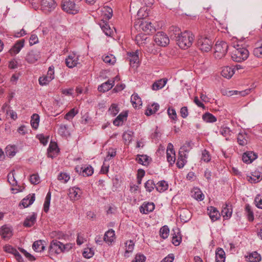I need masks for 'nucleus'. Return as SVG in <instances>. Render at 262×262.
Listing matches in <instances>:
<instances>
[{
	"mask_svg": "<svg viewBox=\"0 0 262 262\" xmlns=\"http://www.w3.org/2000/svg\"><path fill=\"white\" fill-rule=\"evenodd\" d=\"M154 40L159 46L166 47L169 43L168 36L163 32H158L154 36Z\"/></svg>",
	"mask_w": 262,
	"mask_h": 262,
	"instance_id": "7",
	"label": "nucleus"
},
{
	"mask_svg": "<svg viewBox=\"0 0 262 262\" xmlns=\"http://www.w3.org/2000/svg\"><path fill=\"white\" fill-rule=\"evenodd\" d=\"M146 257L143 254H137L132 262H145Z\"/></svg>",
	"mask_w": 262,
	"mask_h": 262,
	"instance_id": "64",
	"label": "nucleus"
},
{
	"mask_svg": "<svg viewBox=\"0 0 262 262\" xmlns=\"http://www.w3.org/2000/svg\"><path fill=\"white\" fill-rule=\"evenodd\" d=\"M247 258L249 262H259L261 260L260 255L256 251L251 253Z\"/></svg>",
	"mask_w": 262,
	"mask_h": 262,
	"instance_id": "35",
	"label": "nucleus"
},
{
	"mask_svg": "<svg viewBox=\"0 0 262 262\" xmlns=\"http://www.w3.org/2000/svg\"><path fill=\"white\" fill-rule=\"evenodd\" d=\"M251 91V89H246L244 91H230L229 92V94L230 95H239L241 96H245L247 95H248Z\"/></svg>",
	"mask_w": 262,
	"mask_h": 262,
	"instance_id": "50",
	"label": "nucleus"
},
{
	"mask_svg": "<svg viewBox=\"0 0 262 262\" xmlns=\"http://www.w3.org/2000/svg\"><path fill=\"white\" fill-rule=\"evenodd\" d=\"M115 236V231L113 229H109L105 232L103 237L104 241L106 242H112Z\"/></svg>",
	"mask_w": 262,
	"mask_h": 262,
	"instance_id": "36",
	"label": "nucleus"
},
{
	"mask_svg": "<svg viewBox=\"0 0 262 262\" xmlns=\"http://www.w3.org/2000/svg\"><path fill=\"white\" fill-rule=\"evenodd\" d=\"M53 79L47 75L39 77V83L41 85H46L51 82Z\"/></svg>",
	"mask_w": 262,
	"mask_h": 262,
	"instance_id": "51",
	"label": "nucleus"
},
{
	"mask_svg": "<svg viewBox=\"0 0 262 262\" xmlns=\"http://www.w3.org/2000/svg\"><path fill=\"white\" fill-rule=\"evenodd\" d=\"M247 180L251 183H256L262 180V173L259 171H254L251 176H247Z\"/></svg>",
	"mask_w": 262,
	"mask_h": 262,
	"instance_id": "18",
	"label": "nucleus"
},
{
	"mask_svg": "<svg viewBox=\"0 0 262 262\" xmlns=\"http://www.w3.org/2000/svg\"><path fill=\"white\" fill-rule=\"evenodd\" d=\"M130 101L135 108L139 107L142 105L141 99L137 94H134L132 95Z\"/></svg>",
	"mask_w": 262,
	"mask_h": 262,
	"instance_id": "33",
	"label": "nucleus"
},
{
	"mask_svg": "<svg viewBox=\"0 0 262 262\" xmlns=\"http://www.w3.org/2000/svg\"><path fill=\"white\" fill-rule=\"evenodd\" d=\"M168 116L171 119L176 121L177 120V115L176 110L172 107H169L167 110Z\"/></svg>",
	"mask_w": 262,
	"mask_h": 262,
	"instance_id": "58",
	"label": "nucleus"
},
{
	"mask_svg": "<svg viewBox=\"0 0 262 262\" xmlns=\"http://www.w3.org/2000/svg\"><path fill=\"white\" fill-rule=\"evenodd\" d=\"M25 39H22L17 40L15 44L9 50V52L11 56H14L17 54L21 49L24 47Z\"/></svg>",
	"mask_w": 262,
	"mask_h": 262,
	"instance_id": "13",
	"label": "nucleus"
},
{
	"mask_svg": "<svg viewBox=\"0 0 262 262\" xmlns=\"http://www.w3.org/2000/svg\"><path fill=\"white\" fill-rule=\"evenodd\" d=\"M146 191L151 192L155 188V184L152 180H148L145 183Z\"/></svg>",
	"mask_w": 262,
	"mask_h": 262,
	"instance_id": "53",
	"label": "nucleus"
},
{
	"mask_svg": "<svg viewBox=\"0 0 262 262\" xmlns=\"http://www.w3.org/2000/svg\"><path fill=\"white\" fill-rule=\"evenodd\" d=\"M7 177H8V181L11 185H12V186H14L15 185L17 184V181L15 179V178L14 177V174L13 171L9 173L8 174Z\"/></svg>",
	"mask_w": 262,
	"mask_h": 262,
	"instance_id": "61",
	"label": "nucleus"
},
{
	"mask_svg": "<svg viewBox=\"0 0 262 262\" xmlns=\"http://www.w3.org/2000/svg\"><path fill=\"white\" fill-rule=\"evenodd\" d=\"M137 161L139 164L146 165L148 164V157L146 155L138 156Z\"/></svg>",
	"mask_w": 262,
	"mask_h": 262,
	"instance_id": "52",
	"label": "nucleus"
},
{
	"mask_svg": "<svg viewBox=\"0 0 262 262\" xmlns=\"http://www.w3.org/2000/svg\"><path fill=\"white\" fill-rule=\"evenodd\" d=\"M35 201V198H24L21 201L20 204L24 208H26L32 204Z\"/></svg>",
	"mask_w": 262,
	"mask_h": 262,
	"instance_id": "46",
	"label": "nucleus"
},
{
	"mask_svg": "<svg viewBox=\"0 0 262 262\" xmlns=\"http://www.w3.org/2000/svg\"><path fill=\"white\" fill-rule=\"evenodd\" d=\"M59 152V149L56 144H50L48 149V156L49 157L53 158Z\"/></svg>",
	"mask_w": 262,
	"mask_h": 262,
	"instance_id": "28",
	"label": "nucleus"
},
{
	"mask_svg": "<svg viewBox=\"0 0 262 262\" xmlns=\"http://www.w3.org/2000/svg\"><path fill=\"white\" fill-rule=\"evenodd\" d=\"M248 56V50L244 47H239L238 45H236V47H234L231 55L232 60L238 62L245 60Z\"/></svg>",
	"mask_w": 262,
	"mask_h": 262,
	"instance_id": "3",
	"label": "nucleus"
},
{
	"mask_svg": "<svg viewBox=\"0 0 262 262\" xmlns=\"http://www.w3.org/2000/svg\"><path fill=\"white\" fill-rule=\"evenodd\" d=\"M247 134L245 133L242 134V133H239L237 136V142L238 144L244 146L247 144V140L246 139L247 138Z\"/></svg>",
	"mask_w": 262,
	"mask_h": 262,
	"instance_id": "44",
	"label": "nucleus"
},
{
	"mask_svg": "<svg viewBox=\"0 0 262 262\" xmlns=\"http://www.w3.org/2000/svg\"><path fill=\"white\" fill-rule=\"evenodd\" d=\"M232 209L229 204H225L223 205L221 214L225 220L229 219L232 215Z\"/></svg>",
	"mask_w": 262,
	"mask_h": 262,
	"instance_id": "27",
	"label": "nucleus"
},
{
	"mask_svg": "<svg viewBox=\"0 0 262 262\" xmlns=\"http://www.w3.org/2000/svg\"><path fill=\"white\" fill-rule=\"evenodd\" d=\"M257 157V155L253 151L245 152L243 155V161L246 163H251Z\"/></svg>",
	"mask_w": 262,
	"mask_h": 262,
	"instance_id": "16",
	"label": "nucleus"
},
{
	"mask_svg": "<svg viewBox=\"0 0 262 262\" xmlns=\"http://www.w3.org/2000/svg\"><path fill=\"white\" fill-rule=\"evenodd\" d=\"M78 56L75 54H71L66 59V64L69 68H73L78 63Z\"/></svg>",
	"mask_w": 262,
	"mask_h": 262,
	"instance_id": "14",
	"label": "nucleus"
},
{
	"mask_svg": "<svg viewBox=\"0 0 262 262\" xmlns=\"http://www.w3.org/2000/svg\"><path fill=\"white\" fill-rule=\"evenodd\" d=\"M78 111H75V108H72L68 113H67L65 116L64 119L68 120L72 119L76 114H77Z\"/></svg>",
	"mask_w": 262,
	"mask_h": 262,
	"instance_id": "57",
	"label": "nucleus"
},
{
	"mask_svg": "<svg viewBox=\"0 0 262 262\" xmlns=\"http://www.w3.org/2000/svg\"><path fill=\"white\" fill-rule=\"evenodd\" d=\"M79 2V0H62L60 4L61 9L67 13L76 14L80 11Z\"/></svg>",
	"mask_w": 262,
	"mask_h": 262,
	"instance_id": "1",
	"label": "nucleus"
},
{
	"mask_svg": "<svg viewBox=\"0 0 262 262\" xmlns=\"http://www.w3.org/2000/svg\"><path fill=\"white\" fill-rule=\"evenodd\" d=\"M0 234L4 239L9 238L12 235V230L10 227L4 225L0 229Z\"/></svg>",
	"mask_w": 262,
	"mask_h": 262,
	"instance_id": "20",
	"label": "nucleus"
},
{
	"mask_svg": "<svg viewBox=\"0 0 262 262\" xmlns=\"http://www.w3.org/2000/svg\"><path fill=\"white\" fill-rule=\"evenodd\" d=\"M6 154L9 157H12L16 154L15 147L13 146H7L6 148Z\"/></svg>",
	"mask_w": 262,
	"mask_h": 262,
	"instance_id": "54",
	"label": "nucleus"
},
{
	"mask_svg": "<svg viewBox=\"0 0 262 262\" xmlns=\"http://www.w3.org/2000/svg\"><path fill=\"white\" fill-rule=\"evenodd\" d=\"M203 120L206 122L213 123L216 121V118L212 114L207 113L203 116Z\"/></svg>",
	"mask_w": 262,
	"mask_h": 262,
	"instance_id": "48",
	"label": "nucleus"
},
{
	"mask_svg": "<svg viewBox=\"0 0 262 262\" xmlns=\"http://www.w3.org/2000/svg\"><path fill=\"white\" fill-rule=\"evenodd\" d=\"M69 194L73 196H80L83 194V191L78 187H73L69 189Z\"/></svg>",
	"mask_w": 262,
	"mask_h": 262,
	"instance_id": "38",
	"label": "nucleus"
},
{
	"mask_svg": "<svg viewBox=\"0 0 262 262\" xmlns=\"http://www.w3.org/2000/svg\"><path fill=\"white\" fill-rule=\"evenodd\" d=\"M102 59L104 62L111 65L114 64L116 61L115 57L112 54L103 56L102 57Z\"/></svg>",
	"mask_w": 262,
	"mask_h": 262,
	"instance_id": "47",
	"label": "nucleus"
},
{
	"mask_svg": "<svg viewBox=\"0 0 262 262\" xmlns=\"http://www.w3.org/2000/svg\"><path fill=\"white\" fill-rule=\"evenodd\" d=\"M70 176L66 172H60L58 176V179L63 183H67L70 179Z\"/></svg>",
	"mask_w": 262,
	"mask_h": 262,
	"instance_id": "55",
	"label": "nucleus"
},
{
	"mask_svg": "<svg viewBox=\"0 0 262 262\" xmlns=\"http://www.w3.org/2000/svg\"><path fill=\"white\" fill-rule=\"evenodd\" d=\"M245 211L247 214V218L249 221L252 222L254 220V214L251 209V206L249 204L245 206Z\"/></svg>",
	"mask_w": 262,
	"mask_h": 262,
	"instance_id": "45",
	"label": "nucleus"
},
{
	"mask_svg": "<svg viewBox=\"0 0 262 262\" xmlns=\"http://www.w3.org/2000/svg\"><path fill=\"white\" fill-rule=\"evenodd\" d=\"M100 26L106 35L111 36L113 33V30L111 29L107 23L103 21L100 24Z\"/></svg>",
	"mask_w": 262,
	"mask_h": 262,
	"instance_id": "37",
	"label": "nucleus"
},
{
	"mask_svg": "<svg viewBox=\"0 0 262 262\" xmlns=\"http://www.w3.org/2000/svg\"><path fill=\"white\" fill-rule=\"evenodd\" d=\"M125 247L126 249L124 253V256L125 257H128L129 255L128 254L130 252H132V251L134 250V243L132 241H127L125 243Z\"/></svg>",
	"mask_w": 262,
	"mask_h": 262,
	"instance_id": "40",
	"label": "nucleus"
},
{
	"mask_svg": "<svg viewBox=\"0 0 262 262\" xmlns=\"http://www.w3.org/2000/svg\"><path fill=\"white\" fill-rule=\"evenodd\" d=\"M161 236L164 238H166L168 235L169 232V228L167 226H164L162 227L160 231Z\"/></svg>",
	"mask_w": 262,
	"mask_h": 262,
	"instance_id": "56",
	"label": "nucleus"
},
{
	"mask_svg": "<svg viewBox=\"0 0 262 262\" xmlns=\"http://www.w3.org/2000/svg\"><path fill=\"white\" fill-rule=\"evenodd\" d=\"M168 187V183L164 180L160 181L155 184V188L160 192H162L166 190Z\"/></svg>",
	"mask_w": 262,
	"mask_h": 262,
	"instance_id": "31",
	"label": "nucleus"
},
{
	"mask_svg": "<svg viewBox=\"0 0 262 262\" xmlns=\"http://www.w3.org/2000/svg\"><path fill=\"white\" fill-rule=\"evenodd\" d=\"M159 109V105L158 103H153L151 106L147 107L145 114L147 116H150L156 113Z\"/></svg>",
	"mask_w": 262,
	"mask_h": 262,
	"instance_id": "39",
	"label": "nucleus"
},
{
	"mask_svg": "<svg viewBox=\"0 0 262 262\" xmlns=\"http://www.w3.org/2000/svg\"><path fill=\"white\" fill-rule=\"evenodd\" d=\"M114 85V80H108L105 82L103 83L98 86V90L99 92H105L111 89Z\"/></svg>",
	"mask_w": 262,
	"mask_h": 262,
	"instance_id": "23",
	"label": "nucleus"
},
{
	"mask_svg": "<svg viewBox=\"0 0 262 262\" xmlns=\"http://www.w3.org/2000/svg\"><path fill=\"white\" fill-rule=\"evenodd\" d=\"M220 132L223 136L227 138L230 135L231 130L228 127H221Z\"/></svg>",
	"mask_w": 262,
	"mask_h": 262,
	"instance_id": "62",
	"label": "nucleus"
},
{
	"mask_svg": "<svg viewBox=\"0 0 262 262\" xmlns=\"http://www.w3.org/2000/svg\"><path fill=\"white\" fill-rule=\"evenodd\" d=\"M191 196H204V194L198 187H194L191 191Z\"/></svg>",
	"mask_w": 262,
	"mask_h": 262,
	"instance_id": "60",
	"label": "nucleus"
},
{
	"mask_svg": "<svg viewBox=\"0 0 262 262\" xmlns=\"http://www.w3.org/2000/svg\"><path fill=\"white\" fill-rule=\"evenodd\" d=\"M54 0H41V8L45 13H49L53 11L56 7Z\"/></svg>",
	"mask_w": 262,
	"mask_h": 262,
	"instance_id": "10",
	"label": "nucleus"
},
{
	"mask_svg": "<svg viewBox=\"0 0 262 262\" xmlns=\"http://www.w3.org/2000/svg\"><path fill=\"white\" fill-rule=\"evenodd\" d=\"M208 211L209 217L212 221H216L220 218V213L216 208L210 206L208 208Z\"/></svg>",
	"mask_w": 262,
	"mask_h": 262,
	"instance_id": "17",
	"label": "nucleus"
},
{
	"mask_svg": "<svg viewBox=\"0 0 262 262\" xmlns=\"http://www.w3.org/2000/svg\"><path fill=\"white\" fill-rule=\"evenodd\" d=\"M211 156L210 152L206 149H203L201 151V160L206 163H208L211 161Z\"/></svg>",
	"mask_w": 262,
	"mask_h": 262,
	"instance_id": "42",
	"label": "nucleus"
},
{
	"mask_svg": "<svg viewBox=\"0 0 262 262\" xmlns=\"http://www.w3.org/2000/svg\"><path fill=\"white\" fill-rule=\"evenodd\" d=\"M189 150L186 145L181 146L179 151V157L177 162V166L179 168H183L187 163L188 154Z\"/></svg>",
	"mask_w": 262,
	"mask_h": 262,
	"instance_id": "6",
	"label": "nucleus"
},
{
	"mask_svg": "<svg viewBox=\"0 0 262 262\" xmlns=\"http://www.w3.org/2000/svg\"><path fill=\"white\" fill-rule=\"evenodd\" d=\"M181 236L180 233L179 229L178 228L174 230V234H173L172 242L175 246H178L181 242Z\"/></svg>",
	"mask_w": 262,
	"mask_h": 262,
	"instance_id": "34",
	"label": "nucleus"
},
{
	"mask_svg": "<svg viewBox=\"0 0 262 262\" xmlns=\"http://www.w3.org/2000/svg\"><path fill=\"white\" fill-rule=\"evenodd\" d=\"M116 155V149L110 148L107 151V155L105 158V161L110 160L111 158H114Z\"/></svg>",
	"mask_w": 262,
	"mask_h": 262,
	"instance_id": "59",
	"label": "nucleus"
},
{
	"mask_svg": "<svg viewBox=\"0 0 262 262\" xmlns=\"http://www.w3.org/2000/svg\"><path fill=\"white\" fill-rule=\"evenodd\" d=\"M182 32L181 30L176 26H171L169 30V35L171 40H177Z\"/></svg>",
	"mask_w": 262,
	"mask_h": 262,
	"instance_id": "19",
	"label": "nucleus"
},
{
	"mask_svg": "<svg viewBox=\"0 0 262 262\" xmlns=\"http://www.w3.org/2000/svg\"><path fill=\"white\" fill-rule=\"evenodd\" d=\"M122 137L125 143H129L132 140V136L130 132L124 133Z\"/></svg>",
	"mask_w": 262,
	"mask_h": 262,
	"instance_id": "63",
	"label": "nucleus"
},
{
	"mask_svg": "<svg viewBox=\"0 0 262 262\" xmlns=\"http://www.w3.org/2000/svg\"><path fill=\"white\" fill-rule=\"evenodd\" d=\"M253 55L258 57L262 58V41L257 42L253 51Z\"/></svg>",
	"mask_w": 262,
	"mask_h": 262,
	"instance_id": "32",
	"label": "nucleus"
},
{
	"mask_svg": "<svg viewBox=\"0 0 262 262\" xmlns=\"http://www.w3.org/2000/svg\"><path fill=\"white\" fill-rule=\"evenodd\" d=\"M139 28L146 34H149L153 33L156 31L155 27L152 25L151 22L146 21L144 19L139 20Z\"/></svg>",
	"mask_w": 262,
	"mask_h": 262,
	"instance_id": "8",
	"label": "nucleus"
},
{
	"mask_svg": "<svg viewBox=\"0 0 262 262\" xmlns=\"http://www.w3.org/2000/svg\"><path fill=\"white\" fill-rule=\"evenodd\" d=\"M120 109L116 104H112L108 109V113L112 116H116L119 112Z\"/></svg>",
	"mask_w": 262,
	"mask_h": 262,
	"instance_id": "49",
	"label": "nucleus"
},
{
	"mask_svg": "<svg viewBox=\"0 0 262 262\" xmlns=\"http://www.w3.org/2000/svg\"><path fill=\"white\" fill-rule=\"evenodd\" d=\"M37 214L33 212L31 215L28 216L24 222V226L26 227H32L36 222Z\"/></svg>",
	"mask_w": 262,
	"mask_h": 262,
	"instance_id": "21",
	"label": "nucleus"
},
{
	"mask_svg": "<svg viewBox=\"0 0 262 262\" xmlns=\"http://www.w3.org/2000/svg\"><path fill=\"white\" fill-rule=\"evenodd\" d=\"M45 242L44 241L38 240L34 242L32 245L33 249L37 252L43 251L45 249V246L43 244Z\"/></svg>",
	"mask_w": 262,
	"mask_h": 262,
	"instance_id": "30",
	"label": "nucleus"
},
{
	"mask_svg": "<svg viewBox=\"0 0 262 262\" xmlns=\"http://www.w3.org/2000/svg\"><path fill=\"white\" fill-rule=\"evenodd\" d=\"M191 215L188 210H183L180 214V219L183 222H187L190 219Z\"/></svg>",
	"mask_w": 262,
	"mask_h": 262,
	"instance_id": "41",
	"label": "nucleus"
},
{
	"mask_svg": "<svg viewBox=\"0 0 262 262\" xmlns=\"http://www.w3.org/2000/svg\"><path fill=\"white\" fill-rule=\"evenodd\" d=\"M228 48V44L225 41L217 42L215 45L214 57L221 59L224 57L227 52Z\"/></svg>",
	"mask_w": 262,
	"mask_h": 262,
	"instance_id": "5",
	"label": "nucleus"
},
{
	"mask_svg": "<svg viewBox=\"0 0 262 262\" xmlns=\"http://www.w3.org/2000/svg\"><path fill=\"white\" fill-rule=\"evenodd\" d=\"M213 41L204 36H200L197 40L196 46L203 52H208L212 47Z\"/></svg>",
	"mask_w": 262,
	"mask_h": 262,
	"instance_id": "4",
	"label": "nucleus"
},
{
	"mask_svg": "<svg viewBox=\"0 0 262 262\" xmlns=\"http://www.w3.org/2000/svg\"><path fill=\"white\" fill-rule=\"evenodd\" d=\"M225 252L223 249L217 248L215 252L216 262H225Z\"/></svg>",
	"mask_w": 262,
	"mask_h": 262,
	"instance_id": "29",
	"label": "nucleus"
},
{
	"mask_svg": "<svg viewBox=\"0 0 262 262\" xmlns=\"http://www.w3.org/2000/svg\"><path fill=\"white\" fill-rule=\"evenodd\" d=\"M234 68H233L232 67L227 66L223 68L221 72V75L224 77L229 79L232 77V76L234 74Z\"/></svg>",
	"mask_w": 262,
	"mask_h": 262,
	"instance_id": "22",
	"label": "nucleus"
},
{
	"mask_svg": "<svg viewBox=\"0 0 262 262\" xmlns=\"http://www.w3.org/2000/svg\"><path fill=\"white\" fill-rule=\"evenodd\" d=\"M127 117V113L126 112L121 113L114 120L113 124L117 126L122 125L123 122L126 120Z\"/></svg>",
	"mask_w": 262,
	"mask_h": 262,
	"instance_id": "25",
	"label": "nucleus"
},
{
	"mask_svg": "<svg viewBox=\"0 0 262 262\" xmlns=\"http://www.w3.org/2000/svg\"><path fill=\"white\" fill-rule=\"evenodd\" d=\"M131 66L137 67L139 63L138 51L130 52L128 53Z\"/></svg>",
	"mask_w": 262,
	"mask_h": 262,
	"instance_id": "24",
	"label": "nucleus"
},
{
	"mask_svg": "<svg viewBox=\"0 0 262 262\" xmlns=\"http://www.w3.org/2000/svg\"><path fill=\"white\" fill-rule=\"evenodd\" d=\"M40 52L37 50H32L26 55L25 60L29 63H34L40 58Z\"/></svg>",
	"mask_w": 262,
	"mask_h": 262,
	"instance_id": "11",
	"label": "nucleus"
},
{
	"mask_svg": "<svg viewBox=\"0 0 262 262\" xmlns=\"http://www.w3.org/2000/svg\"><path fill=\"white\" fill-rule=\"evenodd\" d=\"M49 252L51 254L62 253V243L56 239L53 240L50 244Z\"/></svg>",
	"mask_w": 262,
	"mask_h": 262,
	"instance_id": "9",
	"label": "nucleus"
},
{
	"mask_svg": "<svg viewBox=\"0 0 262 262\" xmlns=\"http://www.w3.org/2000/svg\"><path fill=\"white\" fill-rule=\"evenodd\" d=\"M75 170L79 174L85 176H90L92 175L94 172L93 167L90 165H84L81 167L76 166Z\"/></svg>",
	"mask_w": 262,
	"mask_h": 262,
	"instance_id": "12",
	"label": "nucleus"
},
{
	"mask_svg": "<svg viewBox=\"0 0 262 262\" xmlns=\"http://www.w3.org/2000/svg\"><path fill=\"white\" fill-rule=\"evenodd\" d=\"M194 36L192 33L188 31L182 32L177 40V44L183 49H186L190 47L193 42Z\"/></svg>",
	"mask_w": 262,
	"mask_h": 262,
	"instance_id": "2",
	"label": "nucleus"
},
{
	"mask_svg": "<svg viewBox=\"0 0 262 262\" xmlns=\"http://www.w3.org/2000/svg\"><path fill=\"white\" fill-rule=\"evenodd\" d=\"M167 82V79H166V78H163V79H159V80L156 81L152 84L151 89L153 91L159 90L164 87V86L166 85Z\"/></svg>",
	"mask_w": 262,
	"mask_h": 262,
	"instance_id": "26",
	"label": "nucleus"
},
{
	"mask_svg": "<svg viewBox=\"0 0 262 262\" xmlns=\"http://www.w3.org/2000/svg\"><path fill=\"white\" fill-rule=\"evenodd\" d=\"M39 122V116L37 114H34L31 118V125L34 129H37Z\"/></svg>",
	"mask_w": 262,
	"mask_h": 262,
	"instance_id": "43",
	"label": "nucleus"
},
{
	"mask_svg": "<svg viewBox=\"0 0 262 262\" xmlns=\"http://www.w3.org/2000/svg\"><path fill=\"white\" fill-rule=\"evenodd\" d=\"M155 209V205L153 203L144 202L140 207V211L142 213L148 214L152 212Z\"/></svg>",
	"mask_w": 262,
	"mask_h": 262,
	"instance_id": "15",
	"label": "nucleus"
}]
</instances>
